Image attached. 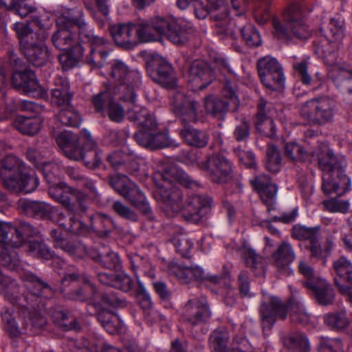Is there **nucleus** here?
<instances>
[{"label": "nucleus", "mask_w": 352, "mask_h": 352, "mask_svg": "<svg viewBox=\"0 0 352 352\" xmlns=\"http://www.w3.org/2000/svg\"><path fill=\"white\" fill-rule=\"evenodd\" d=\"M285 155L291 161L316 162L322 171V189L326 195L336 193L342 196L351 190V179L344 173L347 166L342 155L335 154L324 145L306 150L297 142L285 144Z\"/></svg>", "instance_id": "nucleus-1"}, {"label": "nucleus", "mask_w": 352, "mask_h": 352, "mask_svg": "<svg viewBox=\"0 0 352 352\" xmlns=\"http://www.w3.org/2000/svg\"><path fill=\"white\" fill-rule=\"evenodd\" d=\"M289 309L292 322L300 324L309 323V315L305 311L301 300L296 299L293 293L287 303L276 296L264 295L259 308L263 330L272 329L277 320H285Z\"/></svg>", "instance_id": "nucleus-2"}, {"label": "nucleus", "mask_w": 352, "mask_h": 352, "mask_svg": "<svg viewBox=\"0 0 352 352\" xmlns=\"http://www.w3.org/2000/svg\"><path fill=\"white\" fill-rule=\"evenodd\" d=\"M24 162L14 155H8L0 161V179L3 186L13 193H31L39 180L34 174L25 172Z\"/></svg>", "instance_id": "nucleus-3"}, {"label": "nucleus", "mask_w": 352, "mask_h": 352, "mask_svg": "<svg viewBox=\"0 0 352 352\" xmlns=\"http://www.w3.org/2000/svg\"><path fill=\"white\" fill-rule=\"evenodd\" d=\"M306 12L302 6L297 2L292 3L285 16L286 26L280 21L274 18L272 24L274 30V35L280 40H290L296 38L300 40L307 39L310 36V32L302 19L306 16Z\"/></svg>", "instance_id": "nucleus-4"}, {"label": "nucleus", "mask_w": 352, "mask_h": 352, "mask_svg": "<svg viewBox=\"0 0 352 352\" xmlns=\"http://www.w3.org/2000/svg\"><path fill=\"white\" fill-rule=\"evenodd\" d=\"M108 183L116 192L130 201L148 219H153L151 208L144 194L126 175L120 173L111 175L108 177Z\"/></svg>", "instance_id": "nucleus-5"}, {"label": "nucleus", "mask_w": 352, "mask_h": 352, "mask_svg": "<svg viewBox=\"0 0 352 352\" xmlns=\"http://www.w3.org/2000/svg\"><path fill=\"white\" fill-rule=\"evenodd\" d=\"M338 111L336 102L328 96L312 98L301 106L300 116L311 124L332 123Z\"/></svg>", "instance_id": "nucleus-6"}, {"label": "nucleus", "mask_w": 352, "mask_h": 352, "mask_svg": "<svg viewBox=\"0 0 352 352\" xmlns=\"http://www.w3.org/2000/svg\"><path fill=\"white\" fill-rule=\"evenodd\" d=\"M48 193L55 201L63 205L68 211L81 215L87 210V195L58 182L50 184Z\"/></svg>", "instance_id": "nucleus-7"}, {"label": "nucleus", "mask_w": 352, "mask_h": 352, "mask_svg": "<svg viewBox=\"0 0 352 352\" xmlns=\"http://www.w3.org/2000/svg\"><path fill=\"white\" fill-rule=\"evenodd\" d=\"M54 14L56 30L51 37L53 45L60 50L82 46L81 43H78L76 32L72 30L73 25L69 17V8H58L54 11Z\"/></svg>", "instance_id": "nucleus-8"}, {"label": "nucleus", "mask_w": 352, "mask_h": 352, "mask_svg": "<svg viewBox=\"0 0 352 352\" xmlns=\"http://www.w3.org/2000/svg\"><path fill=\"white\" fill-rule=\"evenodd\" d=\"M258 73L261 82L268 89L280 91L285 87V76L281 64L276 58L267 56L258 60Z\"/></svg>", "instance_id": "nucleus-9"}, {"label": "nucleus", "mask_w": 352, "mask_h": 352, "mask_svg": "<svg viewBox=\"0 0 352 352\" xmlns=\"http://www.w3.org/2000/svg\"><path fill=\"white\" fill-rule=\"evenodd\" d=\"M222 96L224 99L210 95L204 100V107L207 113L220 120L225 118L229 107L236 109L240 104L239 98L229 80L224 84Z\"/></svg>", "instance_id": "nucleus-10"}, {"label": "nucleus", "mask_w": 352, "mask_h": 352, "mask_svg": "<svg viewBox=\"0 0 352 352\" xmlns=\"http://www.w3.org/2000/svg\"><path fill=\"white\" fill-rule=\"evenodd\" d=\"M109 75L116 83L112 87H127L126 93L131 102H135L136 91L141 85L142 76L137 69L130 70L127 65L120 60H115L111 63Z\"/></svg>", "instance_id": "nucleus-11"}, {"label": "nucleus", "mask_w": 352, "mask_h": 352, "mask_svg": "<svg viewBox=\"0 0 352 352\" xmlns=\"http://www.w3.org/2000/svg\"><path fill=\"white\" fill-rule=\"evenodd\" d=\"M208 177L214 183L225 184L232 179L233 164L221 154H214L199 164Z\"/></svg>", "instance_id": "nucleus-12"}, {"label": "nucleus", "mask_w": 352, "mask_h": 352, "mask_svg": "<svg viewBox=\"0 0 352 352\" xmlns=\"http://www.w3.org/2000/svg\"><path fill=\"white\" fill-rule=\"evenodd\" d=\"M147 72L153 80L166 88H173L177 82L171 65L158 54H153L147 62Z\"/></svg>", "instance_id": "nucleus-13"}, {"label": "nucleus", "mask_w": 352, "mask_h": 352, "mask_svg": "<svg viewBox=\"0 0 352 352\" xmlns=\"http://www.w3.org/2000/svg\"><path fill=\"white\" fill-rule=\"evenodd\" d=\"M212 313L205 296L188 300L183 307L182 318L189 326L194 327L207 322Z\"/></svg>", "instance_id": "nucleus-14"}, {"label": "nucleus", "mask_w": 352, "mask_h": 352, "mask_svg": "<svg viewBox=\"0 0 352 352\" xmlns=\"http://www.w3.org/2000/svg\"><path fill=\"white\" fill-rule=\"evenodd\" d=\"M164 184L158 188V200L163 204V209L167 216L172 217L183 208V194L172 182L164 177Z\"/></svg>", "instance_id": "nucleus-15"}, {"label": "nucleus", "mask_w": 352, "mask_h": 352, "mask_svg": "<svg viewBox=\"0 0 352 352\" xmlns=\"http://www.w3.org/2000/svg\"><path fill=\"white\" fill-rule=\"evenodd\" d=\"M171 109L176 118L182 122H196L200 104L194 98L177 92L171 99Z\"/></svg>", "instance_id": "nucleus-16"}, {"label": "nucleus", "mask_w": 352, "mask_h": 352, "mask_svg": "<svg viewBox=\"0 0 352 352\" xmlns=\"http://www.w3.org/2000/svg\"><path fill=\"white\" fill-rule=\"evenodd\" d=\"M134 138L140 145L152 150L178 146L166 133L159 131L157 126L153 129L140 130L135 133Z\"/></svg>", "instance_id": "nucleus-17"}, {"label": "nucleus", "mask_w": 352, "mask_h": 352, "mask_svg": "<svg viewBox=\"0 0 352 352\" xmlns=\"http://www.w3.org/2000/svg\"><path fill=\"white\" fill-rule=\"evenodd\" d=\"M272 259L279 278L287 277L294 274L291 265L296 259V253L289 243L284 241L278 245L272 254Z\"/></svg>", "instance_id": "nucleus-18"}, {"label": "nucleus", "mask_w": 352, "mask_h": 352, "mask_svg": "<svg viewBox=\"0 0 352 352\" xmlns=\"http://www.w3.org/2000/svg\"><path fill=\"white\" fill-rule=\"evenodd\" d=\"M126 85H121L120 87L111 86L106 90L94 95L92 98V104L95 110L105 116L106 110L114 100L131 102V99L126 93Z\"/></svg>", "instance_id": "nucleus-19"}, {"label": "nucleus", "mask_w": 352, "mask_h": 352, "mask_svg": "<svg viewBox=\"0 0 352 352\" xmlns=\"http://www.w3.org/2000/svg\"><path fill=\"white\" fill-rule=\"evenodd\" d=\"M212 202V199L208 195H192L188 199L184 217L188 221L196 222L203 220L210 213Z\"/></svg>", "instance_id": "nucleus-20"}, {"label": "nucleus", "mask_w": 352, "mask_h": 352, "mask_svg": "<svg viewBox=\"0 0 352 352\" xmlns=\"http://www.w3.org/2000/svg\"><path fill=\"white\" fill-rule=\"evenodd\" d=\"M69 17L73 27L77 28L78 43H89L91 45L104 40L103 37L96 35L91 25L86 21L85 14L82 9L69 8Z\"/></svg>", "instance_id": "nucleus-21"}, {"label": "nucleus", "mask_w": 352, "mask_h": 352, "mask_svg": "<svg viewBox=\"0 0 352 352\" xmlns=\"http://www.w3.org/2000/svg\"><path fill=\"white\" fill-rule=\"evenodd\" d=\"M213 79V72L207 63L201 60H195L191 64L188 73V85L192 91L205 89Z\"/></svg>", "instance_id": "nucleus-22"}, {"label": "nucleus", "mask_w": 352, "mask_h": 352, "mask_svg": "<svg viewBox=\"0 0 352 352\" xmlns=\"http://www.w3.org/2000/svg\"><path fill=\"white\" fill-rule=\"evenodd\" d=\"M85 141L80 149L79 160H82L85 166L89 168H98L102 164V151L93 140L91 133L86 129L81 131Z\"/></svg>", "instance_id": "nucleus-23"}, {"label": "nucleus", "mask_w": 352, "mask_h": 352, "mask_svg": "<svg viewBox=\"0 0 352 352\" xmlns=\"http://www.w3.org/2000/svg\"><path fill=\"white\" fill-rule=\"evenodd\" d=\"M20 50L27 60L34 67L45 65L50 58L49 50L43 43L23 39Z\"/></svg>", "instance_id": "nucleus-24"}, {"label": "nucleus", "mask_w": 352, "mask_h": 352, "mask_svg": "<svg viewBox=\"0 0 352 352\" xmlns=\"http://www.w3.org/2000/svg\"><path fill=\"white\" fill-rule=\"evenodd\" d=\"M173 272L175 276L184 283H189L192 280L201 281L208 280L214 284L219 283L221 277L218 276H210L205 273L200 266L192 264L190 266L179 265L173 267Z\"/></svg>", "instance_id": "nucleus-25"}, {"label": "nucleus", "mask_w": 352, "mask_h": 352, "mask_svg": "<svg viewBox=\"0 0 352 352\" xmlns=\"http://www.w3.org/2000/svg\"><path fill=\"white\" fill-rule=\"evenodd\" d=\"M304 285L312 292L316 301L322 306L332 305L336 293L331 284L325 279L318 278L316 280L305 281Z\"/></svg>", "instance_id": "nucleus-26"}, {"label": "nucleus", "mask_w": 352, "mask_h": 352, "mask_svg": "<svg viewBox=\"0 0 352 352\" xmlns=\"http://www.w3.org/2000/svg\"><path fill=\"white\" fill-rule=\"evenodd\" d=\"M330 76L336 88L349 94L348 100L352 104V70L349 65L336 63L332 67Z\"/></svg>", "instance_id": "nucleus-27"}, {"label": "nucleus", "mask_w": 352, "mask_h": 352, "mask_svg": "<svg viewBox=\"0 0 352 352\" xmlns=\"http://www.w3.org/2000/svg\"><path fill=\"white\" fill-rule=\"evenodd\" d=\"M250 184L266 205L272 206L274 204L278 186L271 181L270 176L265 174L255 176L250 180Z\"/></svg>", "instance_id": "nucleus-28"}, {"label": "nucleus", "mask_w": 352, "mask_h": 352, "mask_svg": "<svg viewBox=\"0 0 352 352\" xmlns=\"http://www.w3.org/2000/svg\"><path fill=\"white\" fill-rule=\"evenodd\" d=\"M56 142L66 157L79 160L80 148L78 135L69 131H61L56 135Z\"/></svg>", "instance_id": "nucleus-29"}, {"label": "nucleus", "mask_w": 352, "mask_h": 352, "mask_svg": "<svg viewBox=\"0 0 352 352\" xmlns=\"http://www.w3.org/2000/svg\"><path fill=\"white\" fill-rule=\"evenodd\" d=\"M134 23H120L110 28L111 34L116 44L123 48H131L137 44Z\"/></svg>", "instance_id": "nucleus-30"}, {"label": "nucleus", "mask_w": 352, "mask_h": 352, "mask_svg": "<svg viewBox=\"0 0 352 352\" xmlns=\"http://www.w3.org/2000/svg\"><path fill=\"white\" fill-rule=\"evenodd\" d=\"M258 112L256 116L255 125L256 129L270 138L276 136L274 122L267 115L270 113V104L263 99H261L257 104Z\"/></svg>", "instance_id": "nucleus-31"}, {"label": "nucleus", "mask_w": 352, "mask_h": 352, "mask_svg": "<svg viewBox=\"0 0 352 352\" xmlns=\"http://www.w3.org/2000/svg\"><path fill=\"white\" fill-rule=\"evenodd\" d=\"M137 96L135 97V100ZM133 107H129L127 110V116L130 121L133 122L138 126H141L142 130L153 129L157 126L156 119L153 113H151L146 108L138 106L136 102L132 103L129 102Z\"/></svg>", "instance_id": "nucleus-32"}, {"label": "nucleus", "mask_w": 352, "mask_h": 352, "mask_svg": "<svg viewBox=\"0 0 352 352\" xmlns=\"http://www.w3.org/2000/svg\"><path fill=\"white\" fill-rule=\"evenodd\" d=\"M12 85L15 89L26 94L37 91L40 89L35 74L30 70L13 74Z\"/></svg>", "instance_id": "nucleus-33"}, {"label": "nucleus", "mask_w": 352, "mask_h": 352, "mask_svg": "<svg viewBox=\"0 0 352 352\" xmlns=\"http://www.w3.org/2000/svg\"><path fill=\"white\" fill-rule=\"evenodd\" d=\"M54 88L51 90V102L58 107L70 104L72 94L69 92L68 80L65 77H56L54 79Z\"/></svg>", "instance_id": "nucleus-34"}, {"label": "nucleus", "mask_w": 352, "mask_h": 352, "mask_svg": "<svg viewBox=\"0 0 352 352\" xmlns=\"http://www.w3.org/2000/svg\"><path fill=\"white\" fill-rule=\"evenodd\" d=\"M110 43L104 40H99L98 43L90 46V52L86 61L92 68L102 67L111 51Z\"/></svg>", "instance_id": "nucleus-35"}, {"label": "nucleus", "mask_w": 352, "mask_h": 352, "mask_svg": "<svg viewBox=\"0 0 352 352\" xmlns=\"http://www.w3.org/2000/svg\"><path fill=\"white\" fill-rule=\"evenodd\" d=\"M179 134L185 144L195 148H204L209 142V135L206 131L191 126H184L179 130Z\"/></svg>", "instance_id": "nucleus-36"}, {"label": "nucleus", "mask_w": 352, "mask_h": 352, "mask_svg": "<svg viewBox=\"0 0 352 352\" xmlns=\"http://www.w3.org/2000/svg\"><path fill=\"white\" fill-rule=\"evenodd\" d=\"M89 308H94L95 312H90L89 309L87 311L90 315L96 314L98 321L100 323L102 327L110 334H114L118 331L117 322L118 318L113 312L101 308L98 304H89Z\"/></svg>", "instance_id": "nucleus-37"}, {"label": "nucleus", "mask_w": 352, "mask_h": 352, "mask_svg": "<svg viewBox=\"0 0 352 352\" xmlns=\"http://www.w3.org/2000/svg\"><path fill=\"white\" fill-rule=\"evenodd\" d=\"M72 213L65 215L63 212H56L53 213L52 218L53 221L66 232L80 234L85 229V224L74 217V213Z\"/></svg>", "instance_id": "nucleus-38"}, {"label": "nucleus", "mask_w": 352, "mask_h": 352, "mask_svg": "<svg viewBox=\"0 0 352 352\" xmlns=\"http://www.w3.org/2000/svg\"><path fill=\"white\" fill-rule=\"evenodd\" d=\"M173 25L167 32L166 37L173 43L178 45L185 44L189 39L191 27L184 22L179 21L176 19Z\"/></svg>", "instance_id": "nucleus-39"}, {"label": "nucleus", "mask_w": 352, "mask_h": 352, "mask_svg": "<svg viewBox=\"0 0 352 352\" xmlns=\"http://www.w3.org/2000/svg\"><path fill=\"white\" fill-rule=\"evenodd\" d=\"M320 240L321 236L319 234L316 239L308 243L305 248L309 251L311 257L322 260L323 263H325L327 257L331 254L333 241L331 238H328L324 245L322 246Z\"/></svg>", "instance_id": "nucleus-40"}, {"label": "nucleus", "mask_w": 352, "mask_h": 352, "mask_svg": "<svg viewBox=\"0 0 352 352\" xmlns=\"http://www.w3.org/2000/svg\"><path fill=\"white\" fill-rule=\"evenodd\" d=\"M0 232H7L12 234L16 235L15 246H21L24 242L25 237H30L37 233V230L30 223L21 221L18 227L13 225H6L4 228L0 229Z\"/></svg>", "instance_id": "nucleus-41"}, {"label": "nucleus", "mask_w": 352, "mask_h": 352, "mask_svg": "<svg viewBox=\"0 0 352 352\" xmlns=\"http://www.w3.org/2000/svg\"><path fill=\"white\" fill-rule=\"evenodd\" d=\"M226 9H222L223 12L221 14H212V18L215 21L214 33L221 38H236L235 34L232 30L233 24L230 21L228 13L225 12Z\"/></svg>", "instance_id": "nucleus-42"}, {"label": "nucleus", "mask_w": 352, "mask_h": 352, "mask_svg": "<svg viewBox=\"0 0 352 352\" xmlns=\"http://www.w3.org/2000/svg\"><path fill=\"white\" fill-rule=\"evenodd\" d=\"M19 205L28 216L37 219H43L48 216L50 210V205L45 202L20 199Z\"/></svg>", "instance_id": "nucleus-43"}, {"label": "nucleus", "mask_w": 352, "mask_h": 352, "mask_svg": "<svg viewBox=\"0 0 352 352\" xmlns=\"http://www.w3.org/2000/svg\"><path fill=\"white\" fill-rule=\"evenodd\" d=\"M283 342L291 352H309L310 346L303 333L295 332L283 338Z\"/></svg>", "instance_id": "nucleus-44"}, {"label": "nucleus", "mask_w": 352, "mask_h": 352, "mask_svg": "<svg viewBox=\"0 0 352 352\" xmlns=\"http://www.w3.org/2000/svg\"><path fill=\"white\" fill-rule=\"evenodd\" d=\"M91 228L105 236L109 234L113 230L118 229L114 220L109 215L96 213L90 218Z\"/></svg>", "instance_id": "nucleus-45"}, {"label": "nucleus", "mask_w": 352, "mask_h": 352, "mask_svg": "<svg viewBox=\"0 0 352 352\" xmlns=\"http://www.w3.org/2000/svg\"><path fill=\"white\" fill-rule=\"evenodd\" d=\"M64 51L58 56V60L63 69L68 70L77 66L83 56L84 48L77 46Z\"/></svg>", "instance_id": "nucleus-46"}, {"label": "nucleus", "mask_w": 352, "mask_h": 352, "mask_svg": "<svg viewBox=\"0 0 352 352\" xmlns=\"http://www.w3.org/2000/svg\"><path fill=\"white\" fill-rule=\"evenodd\" d=\"M15 128L21 133L28 135L36 134L41 128V122L38 118L19 116L14 121Z\"/></svg>", "instance_id": "nucleus-47"}, {"label": "nucleus", "mask_w": 352, "mask_h": 352, "mask_svg": "<svg viewBox=\"0 0 352 352\" xmlns=\"http://www.w3.org/2000/svg\"><path fill=\"white\" fill-rule=\"evenodd\" d=\"M333 269L338 277L352 285V262L346 256H342L333 263Z\"/></svg>", "instance_id": "nucleus-48"}, {"label": "nucleus", "mask_w": 352, "mask_h": 352, "mask_svg": "<svg viewBox=\"0 0 352 352\" xmlns=\"http://www.w3.org/2000/svg\"><path fill=\"white\" fill-rule=\"evenodd\" d=\"M135 25V33L136 35L137 43L138 42L147 43L158 41V34L153 29L151 20L141 21Z\"/></svg>", "instance_id": "nucleus-49"}, {"label": "nucleus", "mask_w": 352, "mask_h": 352, "mask_svg": "<svg viewBox=\"0 0 352 352\" xmlns=\"http://www.w3.org/2000/svg\"><path fill=\"white\" fill-rule=\"evenodd\" d=\"M228 340L229 335L226 328L221 327L214 330L209 338L212 352H228Z\"/></svg>", "instance_id": "nucleus-50"}, {"label": "nucleus", "mask_w": 352, "mask_h": 352, "mask_svg": "<svg viewBox=\"0 0 352 352\" xmlns=\"http://www.w3.org/2000/svg\"><path fill=\"white\" fill-rule=\"evenodd\" d=\"M344 30L343 21L332 18L328 24L327 29L326 30L321 29L320 32L328 42L333 43L342 39Z\"/></svg>", "instance_id": "nucleus-51"}, {"label": "nucleus", "mask_w": 352, "mask_h": 352, "mask_svg": "<svg viewBox=\"0 0 352 352\" xmlns=\"http://www.w3.org/2000/svg\"><path fill=\"white\" fill-rule=\"evenodd\" d=\"M57 248L62 249L74 258H82L89 254L86 246L81 241H60Z\"/></svg>", "instance_id": "nucleus-52"}, {"label": "nucleus", "mask_w": 352, "mask_h": 352, "mask_svg": "<svg viewBox=\"0 0 352 352\" xmlns=\"http://www.w3.org/2000/svg\"><path fill=\"white\" fill-rule=\"evenodd\" d=\"M56 118L60 123L65 126L78 127L81 122L79 114L70 104L61 108Z\"/></svg>", "instance_id": "nucleus-53"}, {"label": "nucleus", "mask_w": 352, "mask_h": 352, "mask_svg": "<svg viewBox=\"0 0 352 352\" xmlns=\"http://www.w3.org/2000/svg\"><path fill=\"white\" fill-rule=\"evenodd\" d=\"M177 234H173L169 241L173 244L177 251L183 256H187L193 247V243L182 232L180 228H175Z\"/></svg>", "instance_id": "nucleus-54"}, {"label": "nucleus", "mask_w": 352, "mask_h": 352, "mask_svg": "<svg viewBox=\"0 0 352 352\" xmlns=\"http://www.w3.org/2000/svg\"><path fill=\"white\" fill-rule=\"evenodd\" d=\"M320 226L307 227L296 224L292 229V236L299 241H307L309 243L320 234Z\"/></svg>", "instance_id": "nucleus-55"}, {"label": "nucleus", "mask_w": 352, "mask_h": 352, "mask_svg": "<svg viewBox=\"0 0 352 352\" xmlns=\"http://www.w3.org/2000/svg\"><path fill=\"white\" fill-rule=\"evenodd\" d=\"M239 31L243 40L249 47H256L261 45V34L253 24L247 23L243 27L240 28Z\"/></svg>", "instance_id": "nucleus-56"}, {"label": "nucleus", "mask_w": 352, "mask_h": 352, "mask_svg": "<svg viewBox=\"0 0 352 352\" xmlns=\"http://www.w3.org/2000/svg\"><path fill=\"white\" fill-rule=\"evenodd\" d=\"M281 157L278 148L274 144H270L266 151L265 168L272 173H278L281 168Z\"/></svg>", "instance_id": "nucleus-57"}, {"label": "nucleus", "mask_w": 352, "mask_h": 352, "mask_svg": "<svg viewBox=\"0 0 352 352\" xmlns=\"http://www.w3.org/2000/svg\"><path fill=\"white\" fill-rule=\"evenodd\" d=\"M324 322L330 328L338 331L344 329L350 323L345 311L326 314L324 316Z\"/></svg>", "instance_id": "nucleus-58"}, {"label": "nucleus", "mask_w": 352, "mask_h": 352, "mask_svg": "<svg viewBox=\"0 0 352 352\" xmlns=\"http://www.w3.org/2000/svg\"><path fill=\"white\" fill-rule=\"evenodd\" d=\"M240 252L248 267L254 270H258V273L263 272V258L257 254L253 249L244 245L240 249Z\"/></svg>", "instance_id": "nucleus-59"}, {"label": "nucleus", "mask_w": 352, "mask_h": 352, "mask_svg": "<svg viewBox=\"0 0 352 352\" xmlns=\"http://www.w3.org/2000/svg\"><path fill=\"white\" fill-rule=\"evenodd\" d=\"M3 326L5 331L10 338H19L23 333L15 318L8 309H3L1 312Z\"/></svg>", "instance_id": "nucleus-60"}, {"label": "nucleus", "mask_w": 352, "mask_h": 352, "mask_svg": "<svg viewBox=\"0 0 352 352\" xmlns=\"http://www.w3.org/2000/svg\"><path fill=\"white\" fill-rule=\"evenodd\" d=\"M175 19L173 16L168 15L164 16H155L150 19L153 29L158 34V39L162 36H166L167 32L172 27L171 25H174L173 21Z\"/></svg>", "instance_id": "nucleus-61"}, {"label": "nucleus", "mask_w": 352, "mask_h": 352, "mask_svg": "<svg viewBox=\"0 0 352 352\" xmlns=\"http://www.w3.org/2000/svg\"><path fill=\"white\" fill-rule=\"evenodd\" d=\"M0 4L6 7L8 9L14 11V13L24 18L28 14L33 13L34 8L23 0H0Z\"/></svg>", "instance_id": "nucleus-62"}, {"label": "nucleus", "mask_w": 352, "mask_h": 352, "mask_svg": "<svg viewBox=\"0 0 352 352\" xmlns=\"http://www.w3.org/2000/svg\"><path fill=\"white\" fill-rule=\"evenodd\" d=\"M41 168L43 175L48 184L60 182L62 171L60 166L58 164L45 162Z\"/></svg>", "instance_id": "nucleus-63"}, {"label": "nucleus", "mask_w": 352, "mask_h": 352, "mask_svg": "<svg viewBox=\"0 0 352 352\" xmlns=\"http://www.w3.org/2000/svg\"><path fill=\"white\" fill-rule=\"evenodd\" d=\"M28 247V254L33 257L41 258L45 260L53 258V252L41 241H30Z\"/></svg>", "instance_id": "nucleus-64"}]
</instances>
